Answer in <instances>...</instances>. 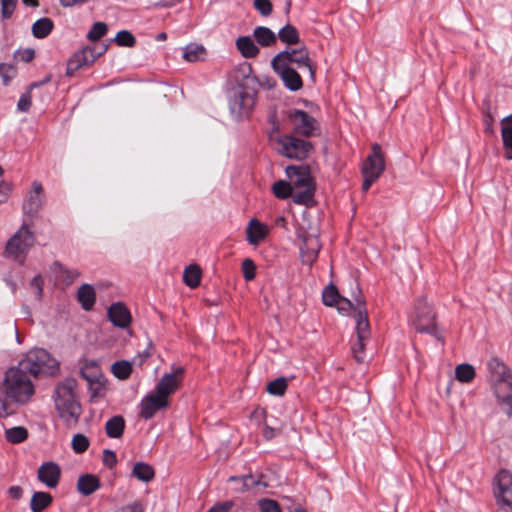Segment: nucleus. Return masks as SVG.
Masks as SVG:
<instances>
[{"label":"nucleus","mask_w":512,"mask_h":512,"mask_svg":"<svg viewBox=\"0 0 512 512\" xmlns=\"http://www.w3.org/2000/svg\"><path fill=\"white\" fill-rule=\"evenodd\" d=\"M150 356H151V353L149 352V350L147 348L142 353H139L137 356H135L133 358L132 363L135 365L141 366Z\"/></svg>","instance_id":"69168bd1"},{"label":"nucleus","mask_w":512,"mask_h":512,"mask_svg":"<svg viewBox=\"0 0 512 512\" xmlns=\"http://www.w3.org/2000/svg\"><path fill=\"white\" fill-rule=\"evenodd\" d=\"M268 123L270 124L271 128L268 133L270 138H273L274 134H278L281 129V124L279 120V116L276 111L271 112L268 115Z\"/></svg>","instance_id":"5fc2aeb1"},{"label":"nucleus","mask_w":512,"mask_h":512,"mask_svg":"<svg viewBox=\"0 0 512 512\" xmlns=\"http://www.w3.org/2000/svg\"><path fill=\"white\" fill-rule=\"evenodd\" d=\"M476 376L475 368L468 363H462L456 366L455 377L461 383H470Z\"/></svg>","instance_id":"e433bc0d"},{"label":"nucleus","mask_w":512,"mask_h":512,"mask_svg":"<svg viewBox=\"0 0 512 512\" xmlns=\"http://www.w3.org/2000/svg\"><path fill=\"white\" fill-rule=\"evenodd\" d=\"M365 341L366 340H360L357 338L356 343L352 346V355L356 362L363 363L365 360Z\"/></svg>","instance_id":"603ef678"},{"label":"nucleus","mask_w":512,"mask_h":512,"mask_svg":"<svg viewBox=\"0 0 512 512\" xmlns=\"http://www.w3.org/2000/svg\"><path fill=\"white\" fill-rule=\"evenodd\" d=\"M108 26L104 22H96L92 25L91 29L87 34V38L90 41H97L106 35Z\"/></svg>","instance_id":"a18cd8bd"},{"label":"nucleus","mask_w":512,"mask_h":512,"mask_svg":"<svg viewBox=\"0 0 512 512\" xmlns=\"http://www.w3.org/2000/svg\"><path fill=\"white\" fill-rule=\"evenodd\" d=\"M206 49L202 44L190 43L183 49L182 57L187 62H198L204 60Z\"/></svg>","instance_id":"c756f323"},{"label":"nucleus","mask_w":512,"mask_h":512,"mask_svg":"<svg viewBox=\"0 0 512 512\" xmlns=\"http://www.w3.org/2000/svg\"><path fill=\"white\" fill-rule=\"evenodd\" d=\"M288 388V380L285 377H279L267 384L266 391L270 395L283 396Z\"/></svg>","instance_id":"ea45409f"},{"label":"nucleus","mask_w":512,"mask_h":512,"mask_svg":"<svg viewBox=\"0 0 512 512\" xmlns=\"http://www.w3.org/2000/svg\"><path fill=\"white\" fill-rule=\"evenodd\" d=\"M18 0H0L1 3V16L3 19H9L16 7Z\"/></svg>","instance_id":"864d4df0"},{"label":"nucleus","mask_w":512,"mask_h":512,"mask_svg":"<svg viewBox=\"0 0 512 512\" xmlns=\"http://www.w3.org/2000/svg\"><path fill=\"white\" fill-rule=\"evenodd\" d=\"M384 170L385 160L381 146L378 143H374L371 147V153L362 167V174H371L380 177Z\"/></svg>","instance_id":"a211bd4d"},{"label":"nucleus","mask_w":512,"mask_h":512,"mask_svg":"<svg viewBox=\"0 0 512 512\" xmlns=\"http://www.w3.org/2000/svg\"><path fill=\"white\" fill-rule=\"evenodd\" d=\"M341 295L333 284L326 286L322 293V301L325 306L333 307L339 302Z\"/></svg>","instance_id":"a19ab883"},{"label":"nucleus","mask_w":512,"mask_h":512,"mask_svg":"<svg viewBox=\"0 0 512 512\" xmlns=\"http://www.w3.org/2000/svg\"><path fill=\"white\" fill-rule=\"evenodd\" d=\"M253 36L262 47H269L276 43L277 35L268 27L258 26L253 31Z\"/></svg>","instance_id":"c85d7f7f"},{"label":"nucleus","mask_w":512,"mask_h":512,"mask_svg":"<svg viewBox=\"0 0 512 512\" xmlns=\"http://www.w3.org/2000/svg\"><path fill=\"white\" fill-rule=\"evenodd\" d=\"M114 512H144V507L140 501H134L116 509Z\"/></svg>","instance_id":"052dcab7"},{"label":"nucleus","mask_w":512,"mask_h":512,"mask_svg":"<svg viewBox=\"0 0 512 512\" xmlns=\"http://www.w3.org/2000/svg\"><path fill=\"white\" fill-rule=\"evenodd\" d=\"M107 317L113 326L127 329L132 323V315L125 303L118 301L112 303L107 309Z\"/></svg>","instance_id":"f3484780"},{"label":"nucleus","mask_w":512,"mask_h":512,"mask_svg":"<svg viewBox=\"0 0 512 512\" xmlns=\"http://www.w3.org/2000/svg\"><path fill=\"white\" fill-rule=\"evenodd\" d=\"M232 507V503L229 501L220 502L212 506L207 512H228Z\"/></svg>","instance_id":"e2e57ef3"},{"label":"nucleus","mask_w":512,"mask_h":512,"mask_svg":"<svg viewBox=\"0 0 512 512\" xmlns=\"http://www.w3.org/2000/svg\"><path fill=\"white\" fill-rule=\"evenodd\" d=\"M8 494L12 499L19 500L23 495V489L18 485H14L9 487Z\"/></svg>","instance_id":"338daca9"},{"label":"nucleus","mask_w":512,"mask_h":512,"mask_svg":"<svg viewBox=\"0 0 512 512\" xmlns=\"http://www.w3.org/2000/svg\"><path fill=\"white\" fill-rule=\"evenodd\" d=\"M494 495L499 504L512 507V474L501 469L495 477Z\"/></svg>","instance_id":"f8f14e48"},{"label":"nucleus","mask_w":512,"mask_h":512,"mask_svg":"<svg viewBox=\"0 0 512 512\" xmlns=\"http://www.w3.org/2000/svg\"><path fill=\"white\" fill-rule=\"evenodd\" d=\"M285 172L295 190L293 202L307 207L312 206L314 204L316 183L311 175L310 166L289 165L286 167Z\"/></svg>","instance_id":"39448f33"},{"label":"nucleus","mask_w":512,"mask_h":512,"mask_svg":"<svg viewBox=\"0 0 512 512\" xmlns=\"http://www.w3.org/2000/svg\"><path fill=\"white\" fill-rule=\"evenodd\" d=\"M107 49L108 44L100 43L86 46L75 52L67 62L66 74L72 76L80 68L92 65Z\"/></svg>","instance_id":"9b49d317"},{"label":"nucleus","mask_w":512,"mask_h":512,"mask_svg":"<svg viewBox=\"0 0 512 512\" xmlns=\"http://www.w3.org/2000/svg\"><path fill=\"white\" fill-rule=\"evenodd\" d=\"M253 6L263 17L270 16L273 11V4L270 0H254Z\"/></svg>","instance_id":"8fccbe9b"},{"label":"nucleus","mask_w":512,"mask_h":512,"mask_svg":"<svg viewBox=\"0 0 512 512\" xmlns=\"http://www.w3.org/2000/svg\"><path fill=\"white\" fill-rule=\"evenodd\" d=\"M102 462L104 466H106L109 469H112L117 464L116 453L110 449H105L103 451Z\"/></svg>","instance_id":"13d9d810"},{"label":"nucleus","mask_w":512,"mask_h":512,"mask_svg":"<svg viewBox=\"0 0 512 512\" xmlns=\"http://www.w3.org/2000/svg\"><path fill=\"white\" fill-rule=\"evenodd\" d=\"M113 41L120 47H134L136 44L135 36L128 30H120Z\"/></svg>","instance_id":"37998d69"},{"label":"nucleus","mask_w":512,"mask_h":512,"mask_svg":"<svg viewBox=\"0 0 512 512\" xmlns=\"http://www.w3.org/2000/svg\"><path fill=\"white\" fill-rule=\"evenodd\" d=\"M281 115L287 118L293 125L296 134L304 137H313L320 135V126L317 120L306 111L290 108L283 110Z\"/></svg>","instance_id":"9d476101"},{"label":"nucleus","mask_w":512,"mask_h":512,"mask_svg":"<svg viewBox=\"0 0 512 512\" xmlns=\"http://www.w3.org/2000/svg\"><path fill=\"white\" fill-rule=\"evenodd\" d=\"M125 430V419L121 415H115L109 418L105 424V431L109 438L122 437Z\"/></svg>","instance_id":"cd10ccee"},{"label":"nucleus","mask_w":512,"mask_h":512,"mask_svg":"<svg viewBox=\"0 0 512 512\" xmlns=\"http://www.w3.org/2000/svg\"><path fill=\"white\" fill-rule=\"evenodd\" d=\"M9 186L4 181L0 180V203H4L8 199Z\"/></svg>","instance_id":"774afa93"},{"label":"nucleus","mask_w":512,"mask_h":512,"mask_svg":"<svg viewBox=\"0 0 512 512\" xmlns=\"http://www.w3.org/2000/svg\"><path fill=\"white\" fill-rule=\"evenodd\" d=\"M59 272L64 277L67 284L73 283V281L80 276V272L76 269H69L62 264H58Z\"/></svg>","instance_id":"6e6d98bb"},{"label":"nucleus","mask_w":512,"mask_h":512,"mask_svg":"<svg viewBox=\"0 0 512 512\" xmlns=\"http://www.w3.org/2000/svg\"><path fill=\"white\" fill-rule=\"evenodd\" d=\"M243 277L246 281H252L256 276V265L250 258H246L241 265Z\"/></svg>","instance_id":"de8ad7c7"},{"label":"nucleus","mask_w":512,"mask_h":512,"mask_svg":"<svg viewBox=\"0 0 512 512\" xmlns=\"http://www.w3.org/2000/svg\"><path fill=\"white\" fill-rule=\"evenodd\" d=\"M277 37L281 42L289 46L296 45L300 42V35L297 28L290 23L286 24L279 30Z\"/></svg>","instance_id":"473e14b6"},{"label":"nucleus","mask_w":512,"mask_h":512,"mask_svg":"<svg viewBox=\"0 0 512 512\" xmlns=\"http://www.w3.org/2000/svg\"><path fill=\"white\" fill-rule=\"evenodd\" d=\"M34 243L35 235L24 221L20 229L8 240L5 252L15 261L23 263Z\"/></svg>","instance_id":"6e6552de"},{"label":"nucleus","mask_w":512,"mask_h":512,"mask_svg":"<svg viewBox=\"0 0 512 512\" xmlns=\"http://www.w3.org/2000/svg\"><path fill=\"white\" fill-rule=\"evenodd\" d=\"M101 487L98 476L90 473L80 475L77 480V491L83 496H89Z\"/></svg>","instance_id":"5701e85b"},{"label":"nucleus","mask_w":512,"mask_h":512,"mask_svg":"<svg viewBox=\"0 0 512 512\" xmlns=\"http://www.w3.org/2000/svg\"><path fill=\"white\" fill-rule=\"evenodd\" d=\"M54 23L48 17L38 19L32 25V34L37 39L46 38L53 30Z\"/></svg>","instance_id":"7c9ffc66"},{"label":"nucleus","mask_w":512,"mask_h":512,"mask_svg":"<svg viewBox=\"0 0 512 512\" xmlns=\"http://www.w3.org/2000/svg\"><path fill=\"white\" fill-rule=\"evenodd\" d=\"M268 226L256 218H252L246 228L247 241L251 245H257L268 235Z\"/></svg>","instance_id":"4be33fe9"},{"label":"nucleus","mask_w":512,"mask_h":512,"mask_svg":"<svg viewBox=\"0 0 512 512\" xmlns=\"http://www.w3.org/2000/svg\"><path fill=\"white\" fill-rule=\"evenodd\" d=\"M60 363L45 349L29 351L16 366L8 368L0 382V419L13 413L10 403L26 405L35 393L32 378L55 376Z\"/></svg>","instance_id":"f257e3e1"},{"label":"nucleus","mask_w":512,"mask_h":512,"mask_svg":"<svg viewBox=\"0 0 512 512\" xmlns=\"http://www.w3.org/2000/svg\"><path fill=\"white\" fill-rule=\"evenodd\" d=\"M132 476L142 482H149L155 476L154 468L145 463L137 462L132 469Z\"/></svg>","instance_id":"f704fd0d"},{"label":"nucleus","mask_w":512,"mask_h":512,"mask_svg":"<svg viewBox=\"0 0 512 512\" xmlns=\"http://www.w3.org/2000/svg\"><path fill=\"white\" fill-rule=\"evenodd\" d=\"M44 204L43 187L42 184L34 181L32 183V190L28 198L23 203V212L26 216L33 220L38 217V213Z\"/></svg>","instance_id":"2eb2a0df"},{"label":"nucleus","mask_w":512,"mask_h":512,"mask_svg":"<svg viewBox=\"0 0 512 512\" xmlns=\"http://www.w3.org/2000/svg\"><path fill=\"white\" fill-rule=\"evenodd\" d=\"M88 390L91 402L94 401L95 398L103 397L105 394V388L99 380H96L93 384H89Z\"/></svg>","instance_id":"4d7b16f0"},{"label":"nucleus","mask_w":512,"mask_h":512,"mask_svg":"<svg viewBox=\"0 0 512 512\" xmlns=\"http://www.w3.org/2000/svg\"><path fill=\"white\" fill-rule=\"evenodd\" d=\"M169 406V400L163 399L159 395L147 394L139 403V417L144 420L153 418L156 413Z\"/></svg>","instance_id":"dca6fc26"},{"label":"nucleus","mask_w":512,"mask_h":512,"mask_svg":"<svg viewBox=\"0 0 512 512\" xmlns=\"http://www.w3.org/2000/svg\"><path fill=\"white\" fill-rule=\"evenodd\" d=\"M501 136L504 157L507 160H512V114L502 121Z\"/></svg>","instance_id":"393cba45"},{"label":"nucleus","mask_w":512,"mask_h":512,"mask_svg":"<svg viewBox=\"0 0 512 512\" xmlns=\"http://www.w3.org/2000/svg\"><path fill=\"white\" fill-rule=\"evenodd\" d=\"M354 300H356L354 317L356 322L357 338L360 340H368L370 338V323L366 309V302L362 296L361 290H358V295Z\"/></svg>","instance_id":"4468645a"},{"label":"nucleus","mask_w":512,"mask_h":512,"mask_svg":"<svg viewBox=\"0 0 512 512\" xmlns=\"http://www.w3.org/2000/svg\"><path fill=\"white\" fill-rule=\"evenodd\" d=\"M364 180L362 183V190L364 192L368 191L371 185L379 178L377 175H371V174H363Z\"/></svg>","instance_id":"0e129e2a"},{"label":"nucleus","mask_w":512,"mask_h":512,"mask_svg":"<svg viewBox=\"0 0 512 512\" xmlns=\"http://www.w3.org/2000/svg\"><path fill=\"white\" fill-rule=\"evenodd\" d=\"M258 507L261 512H282L279 503L270 498H263L258 501Z\"/></svg>","instance_id":"09e8293b"},{"label":"nucleus","mask_w":512,"mask_h":512,"mask_svg":"<svg viewBox=\"0 0 512 512\" xmlns=\"http://www.w3.org/2000/svg\"><path fill=\"white\" fill-rule=\"evenodd\" d=\"M292 64L298 68H307L312 83L316 82V67L312 64L309 51L305 46L298 49L287 47L271 60V66H292Z\"/></svg>","instance_id":"423d86ee"},{"label":"nucleus","mask_w":512,"mask_h":512,"mask_svg":"<svg viewBox=\"0 0 512 512\" xmlns=\"http://www.w3.org/2000/svg\"><path fill=\"white\" fill-rule=\"evenodd\" d=\"M321 246L316 237H305L300 246V256L303 264L312 265L318 258Z\"/></svg>","instance_id":"412c9836"},{"label":"nucleus","mask_w":512,"mask_h":512,"mask_svg":"<svg viewBox=\"0 0 512 512\" xmlns=\"http://www.w3.org/2000/svg\"><path fill=\"white\" fill-rule=\"evenodd\" d=\"M16 75L17 68L14 64L0 63V76L4 86H8Z\"/></svg>","instance_id":"c03bdc74"},{"label":"nucleus","mask_w":512,"mask_h":512,"mask_svg":"<svg viewBox=\"0 0 512 512\" xmlns=\"http://www.w3.org/2000/svg\"><path fill=\"white\" fill-rule=\"evenodd\" d=\"M201 275L200 267L196 264H191L184 270L183 281L189 288L194 289L200 285Z\"/></svg>","instance_id":"72a5a7b5"},{"label":"nucleus","mask_w":512,"mask_h":512,"mask_svg":"<svg viewBox=\"0 0 512 512\" xmlns=\"http://www.w3.org/2000/svg\"><path fill=\"white\" fill-rule=\"evenodd\" d=\"M53 502V497L49 492L36 491L32 494L30 500L31 512H43Z\"/></svg>","instance_id":"a878e982"},{"label":"nucleus","mask_w":512,"mask_h":512,"mask_svg":"<svg viewBox=\"0 0 512 512\" xmlns=\"http://www.w3.org/2000/svg\"><path fill=\"white\" fill-rule=\"evenodd\" d=\"M80 375L88 382V384H93L96 380H99L101 371L97 362L94 360H86L84 365L80 368Z\"/></svg>","instance_id":"2f4dec72"},{"label":"nucleus","mask_w":512,"mask_h":512,"mask_svg":"<svg viewBox=\"0 0 512 512\" xmlns=\"http://www.w3.org/2000/svg\"><path fill=\"white\" fill-rule=\"evenodd\" d=\"M486 366L494 382L495 395L501 408L509 417H512L511 370L499 357H491Z\"/></svg>","instance_id":"20e7f679"},{"label":"nucleus","mask_w":512,"mask_h":512,"mask_svg":"<svg viewBox=\"0 0 512 512\" xmlns=\"http://www.w3.org/2000/svg\"><path fill=\"white\" fill-rule=\"evenodd\" d=\"M236 481L242 482V488H241L242 492L253 489L261 484L260 479L255 478L252 474L241 475V476H231L229 478V482H236Z\"/></svg>","instance_id":"79ce46f5"},{"label":"nucleus","mask_w":512,"mask_h":512,"mask_svg":"<svg viewBox=\"0 0 512 512\" xmlns=\"http://www.w3.org/2000/svg\"><path fill=\"white\" fill-rule=\"evenodd\" d=\"M414 310L415 317L412 320V325L415 330L440 340L441 336L436 324V314L427 299L424 297L418 298L415 302Z\"/></svg>","instance_id":"0eeeda50"},{"label":"nucleus","mask_w":512,"mask_h":512,"mask_svg":"<svg viewBox=\"0 0 512 512\" xmlns=\"http://www.w3.org/2000/svg\"><path fill=\"white\" fill-rule=\"evenodd\" d=\"M14 56L18 59H20L21 61L25 62V63H28L30 61H32L35 57V51L32 49V48H26V49H23V50H17L15 53H14Z\"/></svg>","instance_id":"bf43d9fd"},{"label":"nucleus","mask_w":512,"mask_h":512,"mask_svg":"<svg viewBox=\"0 0 512 512\" xmlns=\"http://www.w3.org/2000/svg\"><path fill=\"white\" fill-rule=\"evenodd\" d=\"M273 71L280 77L283 85L291 92L302 89L303 81L300 74L292 66H271Z\"/></svg>","instance_id":"6ab92c4d"},{"label":"nucleus","mask_w":512,"mask_h":512,"mask_svg":"<svg viewBox=\"0 0 512 512\" xmlns=\"http://www.w3.org/2000/svg\"><path fill=\"white\" fill-rule=\"evenodd\" d=\"M185 370L183 367H177L172 373H165L156 384L155 393L163 399H168L182 382Z\"/></svg>","instance_id":"ddd939ff"},{"label":"nucleus","mask_w":512,"mask_h":512,"mask_svg":"<svg viewBox=\"0 0 512 512\" xmlns=\"http://www.w3.org/2000/svg\"><path fill=\"white\" fill-rule=\"evenodd\" d=\"M75 386L76 381L73 378H66L54 390L55 407L67 428L75 427L82 414L81 405L74 393Z\"/></svg>","instance_id":"7ed1b4c3"},{"label":"nucleus","mask_w":512,"mask_h":512,"mask_svg":"<svg viewBox=\"0 0 512 512\" xmlns=\"http://www.w3.org/2000/svg\"><path fill=\"white\" fill-rule=\"evenodd\" d=\"M37 474L40 482L45 484L48 488H55L60 481L61 469L57 463L47 461L40 465Z\"/></svg>","instance_id":"aec40b11"},{"label":"nucleus","mask_w":512,"mask_h":512,"mask_svg":"<svg viewBox=\"0 0 512 512\" xmlns=\"http://www.w3.org/2000/svg\"><path fill=\"white\" fill-rule=\"evenodd\" d=\"M236 48L247 59L256 57L260 52V49L250 36H240L237 38Z\"/></svg>","instance_id":"bb28decb"},{"label":"nucleus","mask_w":512,"mask_h":512,"mask_svg":"<svg viewBox=\"0 0 512 512\" xmlns=\"http://www.w3.org/2000/svg\"><path fill=\"white\" fill-rule=\"evenodd\" d=\"M112 373L120 380H125L132 373V363L126 360L116 361L112 365Z\"/></svg>","instance_id":"58836bf2"},{"label":"nucleus","mask_w":512,"mask_h":512,"mask_svg":"<svg viewBox=\"0 0 512 512\" xmlns=\"http://www.w3.org/2000/svg\"><path fill=\"white\" fill-rule=\"evenodd\" d=\"M235 79L237 87L231 90L228 104L231 116L239 121L251 114L259 81L252 74V67L249 64H243L235 70Z\"/></svg>","instance_id":"f03ea898"},{"label":"nucleus","mask_w":512,"mask_h":512,"mask_svg":"<svg viewBox=\"0 0 512 512\" xmlns=\"http://www.w3.org/2000/svg\"><path fill=\"white\" fill-rule=\"evenodd\" d=\"M32 90H30V87L21 94L18 103H17V109L20 112H28L32 106Z\"/></svg>","instance_id":"3c124183"},{"label":"nucleus","mask_w":512,"mask_h":512,"mask_svg":"<svg viewBox=\"0 0 512 512\" xmlns=\"http://www.w3.org/2000/svg\"><path fill=\"white\" fill-rule=\"evenodd\" d=\"M5 438L9 443L19 444L28 438V430L23 426H16L5 430Z\"/></svg>","instance_id":"4c0bfd02"},{"label":"nucleus","mask_w":512,"mask_h":512,"mask_svg":"<svg viewBox=\"0 0 512 512\" xmlns=\"http://www.w3.org/2000/svg\"><path fill=\"white\" fill-rule=\"evenodd\" d=\"M338 310L340 312H348L353 310L355 312L356 302H352L348 298L342 297L339 299V302L336 304Z\"/></svg>","instance_id":"680f3d73"},{"label":"nucleus","mask_w":512,"mask_h":512,"mask_svg":"<svg viewBox=\"0 0 512 512\" xmlns=\"http://www.w3.org/2000/svg\"><path fill=\"white\" fill-rule=\"evenodd\" d=\"M277 145L280 155L299 161L306 159L314 150L312 142L290 134L278 136Z\"/></svg>","instance_id":"1a4fd4ad"},{"label":"nucleus","mask_w":512,"mask_h":512,"mask_svg":"<svg viewBox=\"0 0 512 512\" xmlns=\"http://www.w3.org/2000/svg\"><path fill=\"white\" fill-rule=\"evenodd\" d=\"M77 299L85 311H90L96 302V293L90 284H82L78 288Z\"/></svg>","instance_id":"b1692460"},{"label":"nucleus","mask_w":512,"mask_h":512,"mask_svg":"<svg viewBox=\"0 0 512 512\" xmlns=\"http://www.w3.org/2000/svg\"><path fill=\"white\" fill-rule=\"evenodd\" d=\"M89 444V439L85 435L80 433L74 435L71 442L72 449L76 453L85 452L88 449Z\"/></svg>","instance_id":"49530a36"},{"label":"nucleus","mask_w":512,"mask_h":512,"mask_svg":"<svg viewBox=\"0 0 512 512\" xmlns=\"http://www.w3.org/2000/svg\"><path fill=\"white\" fill-rule=\"evenodd\" d=\"M271 189L274 196L281 200H285L290 197L293 199V195L295 193L291 183L285 180H278L274 182Z\"/></svg>","instance_id":"c9c22d12"}]
</instances>
